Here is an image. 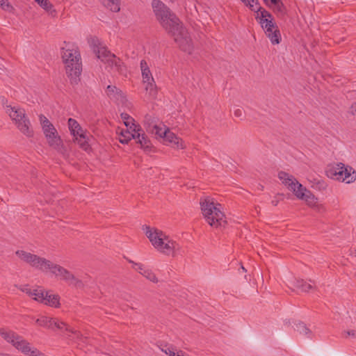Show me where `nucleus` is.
<instances>
[{"mask_svg": "<svg viewBox=\"0 0 356 356\" xmlns=\"http://www.w3.org/2000/svg\"><path fill=\"white\" fill-rule=\"evenodd\" d=\"M152 7L156 20L174 39L179 48L182 51L191 54L194 49L192 40L177 15L160 0H153Z\"/></svg>", "mask_w": 356, "mask_h": 356, "instance_id": "1", "label": "nucleus"}, {"mask_svg": "<svg viewBox=\"0 0 356 356\" xmlns=\"http://www.w3.org/2000/svg\"><path fill=\"white\" fill-rule=\"evenodd\" d=\"M142 229L153 247L160 253L174 256L179 249L178 243L163 231L148 225H143Z\"/></svg>", "mask_w": 356, "mask_h": 356, "instance_id": "2", "label": "nucleus"}, {"mask_svg": "<svg viewBox=\"0 0 356 356\" xmlns=\"http://www.w3.org/2000/svg\"><path fill=\"white\" fill-rule=\"evenodd\" d=\"M62 59L65 64L67 76L72 84H77L82 71V63L80 53L76 47L66 44L61 48Z\"/></svg>", "mask_w": 356, "mask_h": 356, "instance_id": "3", "label": "nucleus"}, {"mask_svg": "<svg viewBox=\"0 0 356 356\" xmlns=\"http://www.w3.org/2000/svg\"><path fill=\"white\" fill-rule=\"evenodd\" d=\"M202 213L209 225L218 227L226 223L225 216L221 211V205L215 203L213 198L203 197L200 200Z\"/></svg>", "mask_w": 356, "mask_h": 356, "instance_id": "4", "label": "nucleus"}, {"mask_svg": "<svg viewBox=\"0 0 356 356\" xmlns=\"http://www.w3.org/2000/svg\"><path fill=\"white\" fill-rule=\"evenodd\" d=\"M132 138L136 140V143L140 145V148L145 151H151L152 143L139 124L132 123L130 129L122 130L119 141L122 144H128Z\"/></svg>", "mask_w": 356, "mask_h": 356, "instance_id": "5", "label": "nucleus"}, {"mask_svg": "<svg viewBox=\"0 0 356 356\" xmlns=\"http://www.w3.org/2000/svg\"><path fill=\"white\" fill-rule=\"evenodd\" d=\"M5 108L6 113H8L12 120L15 122L18 129L27 137H33V131L24 109L10 105H6Z\"/></svg>", "mask_w": 356, "mask_h": 356, "instance_id": "6", "label": "nucleus"}, {"mask_svg": "<svg viewBox=\"0 0 356 356\" xmlns=\"http://www.w3.org/2000/svg\"><path fill=\"white\" fill-rule=\"evenodd\" d=\"M15 254L24 262L44 273L50 272L54 264V263L44 257H41L24 250H17Z\"/></svg>", "mask_w": 356, "mask_h": 356, "instance_id": "7", "label": "nucleus"}, {"mask_svg": "<svg viewBox=\"0 0 356 356\" xmlns=\"http://www.w3.org/2000/svg\"><path fill=\"white\" fill-rule=\"evenodd\" d=\"M0 335L7 342L11 343L22 353L29 352V342L15 332L5 328L0 329Z\"/></svg>", "mask_w": 356, "mask_h": 356, "instance_id": "8", "label": "nucleus"}, {"mask_svg": "<svg viewBox=\"0 0 356 356\" xmlns=\"http://www.w3.org/2000/svg\"><path fill=\"white\" fill-rule=\"evenodd\" d=\"M50 273L58 279L66 282L70 285H72L76 288H82L83 286V284L81 280L76 278L67 269L58 264H54Z\"/></svg>", "mask_w": 356, "mask_h": 356, "instance_id": "9", "label": "nucleus"}, {"mask_svg": "<svg viewBox=\"0 0 356 356\" xmlns=\"http://www.w3.org/2000/svg\"><path fill=\"white\" fill-rule=\"evenodd\" d=\"M261 27L265 30V33L270 39L273 44H277L280 42L281 34L280 30L273 19H264L262 22H259Z\"/></svg>", "mask_w": 356, "mask_h": 356, "instance_id": "10", "label": "nucleus"}, {"mask_svg": "<svg viewBox=\"0 0 356 356\" xmlns=\"http://www.w3.org/2000/svg\"><path fill=\"white\" fill-rule=\"evenodd\" d=\"M35 323L41 327H47L49 329L57 328L59 330L65 329L66 331L74 333L69 325L63 321H60L56 318H49L47 316H41L35 320Z\"/></svg>", "mask_w": 356, "mask_h": 356, "instance_id": "11", "label": "nucleus"}, {"mask_svg": "<svg viewBox=\"0 0 356 356\" xmlns=\"http://www.w3.org/2000/svg\"><path fill=\"white\" fill-rule=\"evenodd\" d=\"M98 58L102 62L108 63L111 65L118 67L120 65V60L115 54H112L105 47H97L94 49Z\"/></svg>", "mask_w": 356, "mask_h": 356, "instance_id": "12", "label": "nucleus"}, {"mask_svg": "<svg viewBox=\"0 0 356 356\" xmlns=\"http://www.w3.org/2000/svg\"><path fill=\"white\" fill-rule=\"evenodd\" d=\"M165 140L173 148L176 149H185L186 146L181 138H179L174 133L170 130L167 131V134L164 138Z\"/></svg>", "mask_w": 356, "mask_h": 356, "instance_id": "13", "label": "nucleus"}, {"mask_svg": "<svg viewBox=\"0 0 356 356\" xmlns=\"http://www.w3.org/2000/svg\"><path fill=\"white\" fill-rule=\"evenodd\" d=\"M54 134L53 135L52 134H49L45 136L47 143L51 147L56 149L57 151H60L63 147V140L58 136L57 130L56 131V133Z\"/></svg>", "mask_w": 356, "mask_h": 356, "instance_id": "14", "label": "nucleus"}, {"mask_svg": "<svg viewBox=\"0 0 356 356\" xmlns=\"http://www.w3.org/2000/svg\"><path fill=\"white\" fill-rule=\"evenodd\" d=\"M343 168L344 164L339 163L335 166H332L327 170V175L330 178L342 181V179L340 177H343Z\"/></svg>", "mask_w": 356, "mask_h": 356, "instance_id": "15", "label": "nucleus"}, {"mask_svg": "<svg viewBox=\"0 0 356 356\" xmlns=\"http://www.w3.org/2000/svg\"><path fill=\"white\" fill-rule=\"evenodd\" d=\"M106 93L111 100L122 102L124 98L122 91L115 86H108Z\"/></svg>", "mask_w": 356, "mask_h": 356, "instance_id": "16", "label": "nucleus"}, {"mask_svg": "<svg viewBox=\"0 0 356 356\" xmlns=\"http://www.w3.org/2000/svg\"><path fill=\"white\" fill-rule=\"evenodd\" d=\"M74 141L76 143L79 147L87 151L90 149V145L88 143V136L87 135L86 131H83L82 132H79V134L74 136Z\"/></svg>", "mask_w": 356, "mask_h": 356, "instance_id": "17", "label": "nucleus"}, {"mask_svg": "<svg viewBox=\"0 0 356 356\" xmlns=\"http://www.w3.org/2000/svg\"><path fill=\"white\" fill-rule=\"evenodd\" d=\"M39 118L44 136L49 134H54L56 129L53 124L43 115H40Z\"/></svg>", "mask_w": 356, "mask_h": 356, "instance_id": "18", "label": "nucleus"}, {"mask_svg": "<svg viewBox=\"0 0 356 356\" xmlns=\"http://www.w3.org/2000/svg\"><path fill=\"white\" fill-rule=\"evenodd\" d=\"M59 299L58 295L49 294L47 291L44 293V301H42V303L51 307H58L60 305Z\"/></svg>", "mask_w": 356, "mask_h": 356, "instance_id": "19", "label": "nucleus"}, {"mask_svg": "<svg viewBox=\"0 0 356 356\" xmlns=\"http://www.w3.org/2000/svg\"><path fill=\"white\" fill-rule=\"evenodd\" d=\"M277 17L283 18L286 14V8L282 0H276L270 7Z\"/></svg>", "mask_w": 356, "mask_h": 356, "instance_id": "20", "label": "nucleus"}, {"mask_svg": "<svg viewBox=\"0 0 356 356\" xmlns=\"http://www.w3.org/2000/svg\"><path fill=\"white\" fill-rule=\"evenodd\" d=\"M343 177H341L342 181H345L347 184L353 183L356 179V172L353 170L351 167H346L343 168Z\"/></svg>", "mask_w": 356, "mask_h": 356, "instance_id": "21", "label": "nucleus"}, {"mask_svg": "<svg viewBox=\"0 0 356 356\" xmlns=\"http://www.w3.org/2000/svg\"><path fill=\"white\" fill-rule=\"evenodd\" d=\"M140 69L142 72L143 81H153V76L149 68L147 62L145 60L140 61Z\"/></svg>", "mask_w": 356, "mask_h": 356, "instance_id": "22", "label": "nucleus"}, {"mask_svg": "<svg viewBox=\"0 0 356 356\" xmlns=\"http://www.w3.org/2000/svg\"><path fill=\"white\" fill-rule=\"evenodd\" d=\"M278 178L282 181V183L287 186L289 188L294 183L297 181L292 175H290L286 172L280 171L278 173Z\"/></svg>", "mask_w": 356, "mask_h": 356, "instance_id": "23", "label": "nucleus"}, {"mask_svg": "<svg viewBox=\"0 0 356 356\" xmlns=\"http://www.w3.org/2000/svg\"><path fill=\"white\" fill-rule=\"evenodd\" d=\"M294 185L295 186L292 185L289 189L292 190L295 193L297 197L302 200L305 199L307 200L309 196L304 193V191H306L305 188H304L302 184H299L298 181L294 183Z\"/></svg>", "mask_w": 356, "mask_h": 356, "instance_id": "24", "label": "nucleus"}, {"mask_svg": "<svg viewBox=\"0 0 356 356\" xmlns=\"http://www.w3.org/2000/svg\"><path fill=\"white\" fill-rule=\"evenodd\" d=\"M68 127H69L70 133L72 135H73V136H76V134H79V132H82L83 131H84L81 128L80 124L78 123V122L73 118H69Z\"/></svg>", "mask_w": 356, "mask_h": 356, "instance_id": "25", "label": "nucleus"}, {"mask_svg": "<svg viewBox=\"0 0 356 356\" xmlns=\"http://www.w3.org/2000/svg\"><path fill=\"white\" fill-rule=\"evenodd\" d=\"M255 13H257L256 19L259 21V22H262V19H273L272 14L261 6H258L257 8V10Z\"/></svg>", "mask_w": 356, "mask_h": 356, "instance_id": "26", "label": "nucleus"}, {"mask_svg": "<svg viewBox=\"0 0 356 356\" xmlns=\"http://www.w3.org/2000/svg\"><path fill=\"white\" fill-rule=\"evenodd\" d=\"M144 83L146 84L145 90L148 92L149 95L154 99L157 95V88L155 84L154 79H153V81H144Z\"/></svg>", "mask_w": 356, "mask_h": 356, "instance_id": "27", "label": "nucleus"}, {"mask_svg": "<svg viewBox=\"0 0 356 356\" xmlns=\"http://www.w3.org/2000/svg\"><path fill=\"white\" fill-rule=\"evenodd\" d=\"M294 329L300 334H305L308 337H309V334L312 333L311 330L306 326V325L301 321L295 324Z\"/></svg>", "mask_w": 356, "mask_h": 356, "instance_id": "28", "label": "nucleus"}, {"mask_svg": "<svg viewBox=\"0 0 356 356\" xmlns=\"http://www.w3.org/2000/svg\"><path fill=\"white\" fill-rule=\"evenodd\" d=\"M296 286L303 292H307L312 289V285L306 282L303 280H297L296 282Z\"/></svg>", "mask_w": 356, "mask_h": 356, "instance_id": "29", "label": "nucleus"}, {"mask_svg": "<svg viewBox=\"0 0 356 356\" xmlns=\"http://www.w3.org/2000/svg\"><path fill=\"white\" fill-rule=\"evenodd\" d=\"M106 6L112 12L118 13L120 10V0H107Z\"/></svg>", "mask_w": 356, "mask_h": 356, "instance_id": "30", "label": "nucleus"}, {"mask_svg": "<svg viewBox=\"0 0 356 356\" xmlns=\"http://www.w3.org/2000/svg\"><path fill=\"white\" fill-rule=\"evenodd\" d=\"M44 291L41 288L34 289L32 293V297L35 300L42 302L44 301Z\"/></svg>", "mask_w": 356, "mask_h": 356, "instance_id": "31", "label": "nucleus"}, {"mask_svg": "<svg viewBox=\"0 0 356 356\" xmlns=\"http://www.w3.org/2000/svg\"><path fill=\"white\" fill-rule=\"evenodd\" d=\"M143 275L154 283L158 282L156 275L149 269L144 270V271H143Z\"/></svg>", "mask_w": 356, "mask_h": 356, "instance_id": "32", "label": "nucleus"}, {"mask_svg": "<svg viewBox=\"0 0 356 356\" xmlns=\"http://www.w3.org/2000/svg\"><path fill=\"white\" fill-rule=\"evenodd\" d=\"M121 118L124 121V123L127 129H130V126L132 123H134V120L132 117H131L129 114L122 113L121 114Z\"/></svg>", "mask_w": 356, "mask_h": 356, "instance_id": "33", "label": "nucleus"}, {"mask_svg": "<svg viewBox=\"0 0 356 356\" xmlns=\"http://www.w3.org/2000/svg\"><path fill=\"white\" fill-rule=\"evenodd\" d=\"M243 3L254 12H256L258 6H260L258 0H245V1Z\"/></svg>", "mask_w": 356, "mask_h": 356, "instance_id": "34", "label": "nucleus"}, {"mask_svg": "<svg viewBox=\"0 0 356 356\" xmlns=\"http://www.w3.org/2000/svg\"><path fill=\"white\" fill-rule=\"evenodd\" d=\"M169 129H165V128H162V127H159V126L157 125H155L154 127V133L156 136L161 137V138H165L166 134H167V131H168Z\"/></svg>", "mask_w": 356, "mask_h": 356, "instance_id": "35", "label": "nucleus"}, {"mask_svg": "<svg viewBox=\"0 0 356 356\" xmlns=\"http://www.w3.org/2000/svg\"><path fill=\"white\" fill-rule=\"evenodd\" d=\"M43 9L49 11L52 8V4L49 0H35Z\"/></svg>", "mask_w": 356, "mask_h": 356, "instance_id": "36", "label": "nucleus"}, {"mask_svg": "<svg viewBox=\"0 0 356 356\" xmlns=\"http://www.w3.org/2000/svg\"><path fill=\"white\" fill-rule=\"evenodd\" d=\"M29 352L22 353L26 356H44V355L40 353L37 348H32L29 343Z\"/></svg>", "mask_w": 356, "mask_h": 356, "instance_id": "37", "label": "nucleus"}, {"mask_svg": "<svg viewBox=\"0 0 356 356\" xmlns=\"http://www.w3.org/2000/svg\"><path fill=\"white\" fill-rule=\"evenodd\" d=\"M0 7L6 11L11 12L14 10L13 6L8 2V0H0Z\"/></svg>", "mask_w": 356, "mask_h": 356, "instance_id": "38", "label": "nucleus"}, {"mask_svg": "<svg viewBox=\"0 0 356 356\" xmlns=\"http://www.w3.org/2000/svg\"><path fill=\"white\" fill-rule=\"evenodd\" d=\"M129 263L132 264H133V268L137 270L139 273H140L141 275H143V271H144V270H146V268H145V266L142 264H140V263H136L131 260H129Z\"/></svg>", "mask_w": 356, "mask_h": 356, "instance_id": "39", "label": "nucleus"}, {"mask_svg": "<svg viewBox=\"0 0 356 356\" xmlns=\"http://www.w3.org/2000/svg\"><path fill=\"white\" fill-rule=\"evenodd\" d=\"M165 354L168 355L169 356H177V353L175 354V349L173 347H166L165 349L162 350Z\"/></svg>", "mask_w": 356, "mask_h": 356, "instance_id": "40", "label": "nucleus"}, {"mask_svg": "<svg viewBox=\"0 0 356 356\" xmlns=\"http://www.w3.org/2000/svg\"><path fill=\"white\" fill-rule=\"evenodd\" d=\"M19 289L22 291L28 294L30 297H32V293H33V289H30L28 285L20 286Z\"/></svg>", "mask_w": 356, "mask_h": 356, "instance_id": "41", "label": "nucleus"}, {"mask_svg": "<svg viewBox=\"0 0 356 356\" xmlns=\"http://www.w3.org/2000/svg\"><path fill=\"white\" fill-rule=\"evenodd\" d=\"M19 289L22 291L28 294L30 297H32V293H33V289H30L28 285L20 286Z\"/></svg>", "mask_w": 356, "mask_h": 356, "instance_id": "42", "label": "nucleus"}, {"mask_svg": "<svg viewBox=\"0 0 356 356\" xmlns=\"http://www.w3.org/2000/svg\"><path fill=\"white\" fill-rule=\"evenodd\" d=\"M19 289L22 291L28 294L30 297H32V293H33V289H30L28 285L20 286Z\"/></svg>", "mask_w": 356, "mask_h": 356, "instance_id": "43", "label": "nucleus"}, {"mask_svg": "<svg viewBox=\"0 0 356 356\" xmlns=\"http://www.w3.org/2000/svg\"><path fill=\"white\" fill-rule=\"evenodd\" d=\"M243 110L241 108H236L234 111V115L236 118H241L243 116Z\"/></svg>", "mask_w": 356, "mask_h": 356, "instance_id": "44", "label": "nucleus"}, {"mask_svg": "<svg viewBox=\"0 0 356 356\" xmlns=\"http://www.w3.org/2000/svg\"><path fill=\"white\" fill-rule=\"evenodd\" d=\"M317 185L321 190H325L327 188V185L324 181H318Z\"/></svg>", "mask_w": 356, "mask_h": 356, "instance_id": "45", "label": "nucleus"}, {"mask_svg": "<svg viewBox=\"0 0 356 356\" xmlns=\"http://www.w3.org/2000/svg\"><path fill=\"white\" fill-rule=\"evenodd\" d=\"M350 113L352 115H356V102L351 105L350 108Z\"/></svg>", "mask_w": 356, "mask_h": 356, "instance_id": "46", "label": "nucleus"}, {"mask_svg": "<svg viewBox=\"0 0 356 356\" xmlns=\"http://www.w3.org/2000/svg\"><path fill=\"white\" fill-rule=\"evenodd\" d=\"M264 3L268 6V7H271V4L273 3H275L276 2V0H263Z\"/></svg>", "mask_w": 356, "mask_h": 356, "instance_id": "47", "label": "nucleus"}, {"mask_svg": "<svg viewBox=\"0 0 356 356\" xmlns=\"http://www.w3.org/2000/svg\"><path fill=\"white\" fill-rule=\"evenodd\" d=\"M346 334L348 337H355V330H349V331L346 332Z\"/></svg>", "mask_w": 356, "mask_h": 356, "instance_id": "48", "label": "nucleus"}, {"mask_svg": "<svg viewBox=\"0 0 356 356\" xmlns=\"http://www.w3.org/2000/svg\"><path fill=\"white\" fill-rule=\"evenodd\" d=\"M277 203H278V201H275V200H273V201H272V204H273L274 206H277Z\"/></svg>", "mask_w": 356, "mask_h": 356, "instance_id": "49", "label": "nucleus"}, {"mask_svg": "<svg viewBox=\"0 0 356 356\" xmlns=\"http://www.w3.org/2000/svg\"><path fill=\"white\" fill-rule=\"evenodd\" d=\"M242 270H245V268L243 266H241Z\"/></svg>", "mask_w": 356, "mask_h": 356, "instance_id": "50", "label": "nucleus"}, {"mask_svg": "<svg viewBox=\"0 0 356 356\" xmlns=\"http://www.w3.org/2000/svg\"><path fill=\"white\" fill-rule=\"evenodd\" d=\"M241 1L242 2H245V0H241Z\"/></svg>", "mask_w": 356, "mask_h": 356, "instance_id": "51", "label": "nucleus"}]
</instances>
